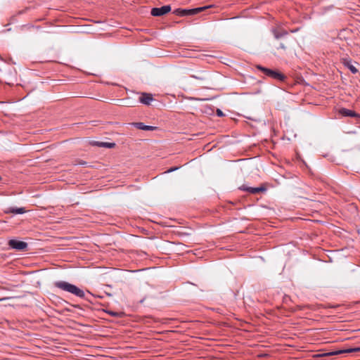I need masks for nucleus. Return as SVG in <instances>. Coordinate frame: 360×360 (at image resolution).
Wrapping results in <instances>:
<instances>
[{
	"instance_id": "obj_11",
	"label": "nucleus",
	"mask_w": 360,
	"mask_h": 360,
	"mask_svg": "<svg viewBox=\"0 0 360 360\" xmlns=\"http://www.w3.org/2000/svg\"><path fill=\"white\" fill-rule=\"evenodd\" d=\"M343 65L347 67L353 74H356L358 72V70L354 66L352 63V60L349 58H343L342 59Z\"/></svg>"
},
{
	"instance_id": "obj_8",
	"label": "nucleus",
	"mask_w": 360,
	"mask_h": 360,
	"mask_svg": "<svg viewBox=\"0 0 360 360\" xmlns=\"http://www.w3.org/2000/svg\"><path fill=\"white\" fill-rule=\"evenodd\" d=\"M360 352V347L350 348V349H347L338 350V351L333 352H329V353L326 354L325 356H332V355H338V354H344V353H352V352Z\"/></svg>"
},
{
	"instance_id": "obj_2",
	"label": "nucleus",
	"mask_w": 360,
	"mask_h": 360,
	"mask_svg": "<svg viewBox=\"0 0 360 360\" xmlns=\"http://www.w3.org/2000/svg\"><path fill=\"white\" fill-rule=\"evenodd\" d=\"M257 69L260 70L264 75L281 82H284L287 79V77L278 71V70L269 69L264 68L260 65L256 66Z\"/></svg>"
},
{
	"instance_id": "obj_4",
	"label": "nucleus",
	"mask_w": 360,
	"mask_h": 360,
	"mask_svg": "<svg viewBox=\"0 0 360 360\" xmlns=\"http://www.w3.org/2000/svg\"><path fill=\"white\" fill-rule=\"evenodd\" d=\"M239 189L243 191L248 192L251 194H258L265 193L267 191V187L265 184H261L259 187H251L245 184L239 187Z\"/></svg>"
},
{
	"instance_id": "obj_14",
	"label": "nucleus",
	"mask_w": 360,
	"mask_h": 360,
	"mask_svg": "<svg viewBox=\"0 0 360 360\" xmlns=\"http://www.w3.org/2000/svg\"><path fill=\"white\" fill-rule=\"evenodd\" d=\"M134 125L137 129L145 130V131H153L156 128L155 127L145 125L143 122H135V123H134Z\"/></svg>"
},
{
	"instance_id": "obj_6",
	"label": "nucleus",
	"mask_w": 360,
	"mask_h": 360,
	"mask_svg": "<svg viewBox=\"0 0 360 360\" xmlns=\"http://www.w3.org/2000/svg\"><path fill=\"white\" fill-rule=\"evenodd\" d=\"M170 11L171 6L169 5H166L160 8H152L150 13L153 16H162L168 13Z\"/></svg>"
},
{
	"instance_id": "obj_9",
	"label": "nucleus",
	"mask_w": 360,
	"mask_h": 360,
	"mask_svg": "<svg viewBox=\"0 0 360 360\" xmlns=\"http://www.w3.org/2000/svg\"><path fill=\"white\" fill-rule=\"evenodd\" d=\"M153 100V96L148 93H142L139 97L140 103L149 105L150 102Z\"/></svg>"
},
{
	"instance_id": "obj_16",
	"label": "nucleus",
	"mask_w": 360,
	"mask_h": 360,
	"mask_svg": "<svg viewBox=\"0 0 360 360\" xmlns=\"http://www.w3.org/2000/svg\"><path fill=\"white\" fill-rule=\"evenodd\" d=\"M75 165H87V162L84 161V160H77V162L75 163Z\"/></svg>"
},
{
	"instance_id": "obj_3",
	"label": "nucleus",
	"mask_w": 360,
	"mask_h": 360,
	"mask_svg": "<svg viewBox=\"0 0 360 360\" xmlns=\"http://www.w3.org/2000/svg\"><path fill=\"white\" fill-rule=\"evenodd\" d=\"M213 7L212 5L198 7L192 9H183V8H176L174 11V13L179 16H187V15H193L198 14L207 8Z\"/></svg>"
},
{
	"instance_id": "obj_20",
	"label": "nucleus",
	"mask_w": 360,
	"mask_h": 360,
	"mask_svg": "<svg viewBox=\"0 0 360 360\" xmlns=\"http://www.w3.org/2000/svg\"><path fill=\"white\" fill-rule=\"evenodd\" d=\"M111 314H112V316H117V313H115V312L111 313Z\"/></svg>"
},
{
	"instance_id": "obj_7",
	"label": "nucleus",
	"mask_w": 360,
	"mask_h": 360,
	"mask_svg": "<svg viewBox=\"0 0 360 360\" xmlns=\"http://www.w3.org/2000/svg\"><path fill=\"white\" fill-rule=\"evenodd\" d=\"M339 113L344 117H351L355 118H360V115L356 113L355 111L342 108L339 110Z\"/></svg>"
},
{
	"instance_id": "obj_12",
	"label": "nucleus",
	"mask_w": 360,
	"mask_h": 360,
	"mask_svg": "<svg viewBox=\"0 0 360 360\" xmlns=\"http://www.w3.org/2000/svg\"><path fill=\"white\" fill-rule=\"evenodd\" d=\"M92 145L96 146L98 147L106 148H112L115 146V143L103 142V141H94V142H92Z\"/></svg>"
},
{
	"instance_id": "obj_5",
	"label": "nucleus",
	"mask_w": 360,
	"mask_h": 360,
	"mask_svg": "<svg viewBox=\"0 0 360 360\" xmlns=\"http://www.w3.org/2000/svg\"><path fill=\"white\" fill-rule=\"evenodd\" d=\"M8 245L11 248L16 250L18 251L26 250L28 245L27 243L21 240H18L15 239L10 240L8 243Z\"/></svg>"
},
{
	"instance_id": "obj_15",
	"label": "nucleus",
	"mask_w": 360,
	"mask_h": 360,
	"mask_svg": "<svg viewBox=\"0 0 360 360\" xmlns=\"http://www.w3.org/2000/svg\"><path fill=\"white\" fill-rule=\"evenodd\" d=\"M191 77L194 79H199V80H205L206 79L205 74L202 72H200L198 75H191Z\"/></svg>"
},
{
	"instance_id": "obj_17",
	"label": "nucleus",
	"mask_w": 360,
	"mask_h": 360,
	"mask_svg": "<svg viewBox=\"0 0 360 360\" xmlns=\"http://www.w3.org/2000/svg\"><path fill=\"white\" fill-rule=\"evenodd\" d=\"M217 115L219 117H222V116H224V113H223V112H222L221 110H219V109H217Z\"/></svg>"
},
{
	"instance_id": "obj_18",
	"label": "nucleus",
	"mask_w": 360,
	"mask_h": 360,
	"mask_svg": "<svg viewBox=\"0 0 360 360\" xmlns=\"http://www.w3.org/2000/svg\"><path fill=\"white\" fill-rule=\"evenodd\" d=\"M278 49H282L285 50L286 49V47L285 46V45L283 43H281L279 44V46L278 47Z\"/></svg>"
},
{
	"instance_id": "obj_1",
	"label": "nucleus",
	"mask_w": 360,
	"mask_h": 360,
	"mask_svg": "<svg viewBox=\"0 0 360 360\" xmlns=\"http://www.w3.org/2000/svg\"><path fill=\"white\" fill-rule=\"evenodd\" d=\"M54 286L62 290L68 292L78 297L84 298L85 297V293L82 289L66 281H56L54 283Z\"/></svg>"
},
{
	"instance_id": "obj_21",
	"label": "nucleus",
	"mask_w": 360,
	"mask_h": 360,
	"mask_svg": "<svg viewBox=\"0 0 360 360\" xmlns=\"http://www.w3.org/2000/svg\"><path fill=\"white\" fill-rule=\"evenodd\" d=\"M1 180V176H0V181Z\"/></svg>"
},
{
	"instance_id": "obj_13",
	"label": "nucleus",
	"mask_w": 360,
	"mask_h": 360,
	"mask_svg": "<svg viewBox=\"0 0 360 360\" xmlns=\"http://www.w3.org/2000/svg\"><path fill=\"white\" fill-rule=\"evenodd\" d=\"M273 34L276 39H280L288 34V32L281 28H276L273 30Z\"/></svg>"
},
{
	"instance_id": "obj_10",
	"label": "nucleus",
	"mask_w": 360,
	"mask_h": 360,
	"mask_svg": "<svg viewBox=\"0 0 360 360\" xmlns=\"http://www.w3.org/2000/svg\"><path fill=\"white\" fill-rule=\"evenodd\" d=\"M6 214H22L26 212L24 207H8L4 210Z\"/></svg>"
},
{
	"instance_id": "obj_19",
	"label": "nucleus",
	"mask_w": 360,
	"mask_h": 360,
	"mask_svg": "<svg viewBox=\"0 0 360 360\" xmlns=\"http://www.w3.org/2000/svg\"><path fill=\"white\" fill-rule=\"evenodd\" d=\"M176 169H177V167H172L169 169H168L167 172H172L173 171H175Z\"/></svg>"
}]
</instances>
